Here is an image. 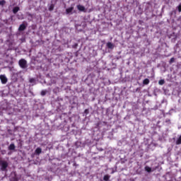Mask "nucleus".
Returning a JSON list of instances; mask_svg holds the SVG:
<instances>
[{"label":"nucleus","instance_id":"f257e3e1","mask_svg":"<svg viewBox=\"0 0 181 181\" xmlns=\"http://www.w3.org/2000/svg\"><path fill=\"white\" fill-rule=\"evenodd\" d=\"M18 64L21 69H26L28 67V62L25 59H20Z\"/></svg>","mask_w":181,"mask_h":181},{"label":"nucleus","instance_id":"f03ea898","mask_svg":"<svg viewBox=\"0 0 181 181\" xmlns=\"http://www.w3.org/2000/svg\"><path fill=\"white\" fill-rule=\"evenodd\" d=\"M0 165H1L0 168L1 170H2V172H5L8 166V162L6 160H0Z\"/></svg>","mask_w":181,"mask_h":181},{"label":"nucleus","instance_id":"7ed1b4c3","mask_svg":"<svg viewBox=\"0 0 181 181\" xmlns=\"http://www.w3.org/2000/svg\"><path fill=\"white\" fill-rule=\"evenodd\" d=\"M0 80L2 84H6L8 83V78L5 75H0Z\"/></svg>","mask_w":181,"mask_h":181},{"label":"nucleus","instance_id":"20e7f679","mask_svg":"<svg viewBox=\"0 0 181 181\" xmlns=\"http://www.w3.org/2000/svg\"><path fill=\"white\" fill-rule=\"evenodd\" d=\"M27 25H25V23H22L21 25H20L19 28H18V30L19 32H23V30H25V29H26Z\"/></svg>","mask_w":181,"mask_h":181},{"label":"nucleus","instance_id":"39448f33","mask_svg":"<svg viewBox=\"0 0 181 181\" xmlns=\"http://www.w3.org/2000/svg\"><path fill=\"white\" fill-rule=\"evenodd\" d=\"M77 9H78L81 12H86V7H84V6L78 4L77 6Z\"/></svg>","mask_w":181,"mask_h":181},{"label":"nucleus","instance_id":"423d86ee","mask_svg":"<svg viewBox=\"0 0 181 181\" xmlns=\"http://www.w3.org/2000/svg\"><path fill=\"white\" fill-rule=\"evenodd\" d=\"M74 9V7H70L66 9V13L69 15V13H71L73 12V10Z\"/></svg>","mask_w":181,"mask_h":181},{"label":"nucleus","instance_id":"0eeeda50","mask_svg":"<svg viewBox=\"0 0 181 181\" xmlns=\"http://www.w3.org/2000/svg\"><path fill=\"white\" fill-rule=\"evenodd\" d=\"M20 9H21V8H19V6H16V7H14V8H13V13H14V14L18 13V12H19Z\"/></svg>","mask_w":181,"mask_h":181},{"label":"nucleus","instance_id":"6e6552de","mask_svg":"<svg viewBox=\"0 0 181 181\" xmlns=\"http://www.w3.org/2000/svg\"><path fill=\"white\" fill-rule=\"evenodd\" d=\"M35 155H40V153H42V148L40 147H37L35 149Z\"/></svg>","mask_w":181,"mask_h":181},{"label":"nucleus","instance_id":"1a4fd4ad","mask_svg":"<svg viewBox=\"0 0 181 181\" xmlns=\"http://www.w3.org/2000/svg\"><path fill=\"white\" fill-rule=\"evenodd\" d=\"M15 144H11L8 146V151H15Z\"/></svg>","mask_w":181,"mask_h":181},{"label":"nucleus","instance_id":"9d476101","mask_svg":"<svg viewBox=\"0 0 181 181\" xmlns=\"http://www.w3.org/2000/svg\"><path fill=\"white\" fill-rule=\"evenodd\" d=\"M107 47L108 49H114V44L112 42H107Z\"/></svg>","mask_w":181,"mask_h":181},{"label":"nucleus","instance_id":"9b49d317","mask_svg":"<svg viewBox=\"0 0 181 181\" xmlns=\"http://www.w3.org/2000/svg\"><path fill=\"white\" fill-rule=\"evenodd\" d=\"M60 91V88L59 87H55L54 89H53V93L54 94H57V93H59Z\"/></svg>","mask_w":181,"mask_h":181},{"label":"nucleus","instance_id":"f8f14e48","mask_svg":"<svg viewBox=\"0 0 181 181\" xmlns=\"http://www.w3.org/2000/svg\"><path fill=\"white\" fill-rule=\"evenodd\" d=\"M144 169L146 172H148V173H151V172H152V168L149 166H146Z\"/></svg>","mask_w":181,"mask_h":181},{"label":"nucleus","instance_id":"ddd939ff","mask_svg":"<svg viewBox=\"0 0 181 181\" xmlns=\"http://www.w3.org/2000/svg\"><path fill=\"white\" fill-rule=\"evenodd\" d=\"M148 83H149V80L148 78H145L143 81V84H144V86H148Z\"/></svg>","mask_w":181,"mask_h":181},{"label":"nucleus","instance_id":"4468645a","mask_svg":"<svg viewBox=\"0 0 181 181\" xmlns=\"http://www.w3.org/2000/svg\"><path fill=\"white\" fill-rule=\"evenodd\" d=\"M110 177H111L110 175H105L103 177V180H105V181H108V180H110Z\"/></svg>","mask_w":181,"mask_h":181},{"label":"nucleus","instance_id":"2eb2a0df","mask_svg":"<svg viewBox=\"0 0 181 181\" xmlns=\"http://www.w3.org/2000/svg\"><path fill=\"white\" fill-rule=\"evenodd\" d=\"M6 4V1L5 0H1L0 1V6H4Z\"/></svg>","mask_w":181,"mask_h":181},{"label":"nucleus","instance_id":"dca6fc26","mask_svg":"<svg viewBox=\"0 0 181 181\" xmlns=\"http://www.w3.org/2000/svg\"><path fill=\"white\" fill-rule=\"evenodd\" d=\"M54 9V4H52L49 7V11H52Z\"/></svg>","mask_w":181,"mask_h":181},{"label":"nucleus","instance_id":"f3484780","mask_svg":"<svg viewBox=\"0 0 181 181\" xmlns=\"http://www.w3.org/2000/svg\"><path fill=\"white\" fill-rule=\"evenodd\" d=\"M158 84H160V86H163V84H165V80L160 79V80L158 81Z\"/></svg>","mask_w":181,"mask_h":181},{"label":"nucleus","instance_id":"a211bd4d","mask_svg":"<svg viewBox=\"0 0 181 181\" xmlns=\"http://www.w3.org/2000/svg\"><path fill=\"white\" fill-rule=\"evenodd\" d=\"M46 93H47V90H42L40 94L42 97H45V95H46Z\"/></svg>","mask_w":181,"mask_h":181},{"label":"nucleus","instance_id":"6ab92c4d","mask_svg":"<svg viewBox=\"0 0 181 181\" xmlns=\"http://www.w3.org/2000/svg\"><path fill=\"white\" fill-rule=\"evenodd\" d=\"M169 63H170V64H172V63H175V58H174V57H172V58L170 59Z\"/></svg>","mask_w":181,"mask_h":181},{"label":"nucleus","instance_id":"aec40b11","mask_svg":"<svg viewBox=\"0 0 181 181\" xmlns=\"http://www.w3.org/2000/svg\"><path fill=\"white\" fill-rule=\"evenodd\" d=\"M88 112H89L88 109H86L84 110V114H86V115H88Z\"/></svg>","mask_w":181,"mask_h":181},{"label":"nucleus","instance_id":"412c9836","mask_svg":"<svg viewBox=\"0 0 181 181\" xmlns=\"http://www.w3.org/2000/svg\"><path fill=\"white\" fill-rule=\"evenodd\" d=\"M29 81H30V83H35V78H30Z\"/></svg>","mask_w":181,"mask_h":181},{"label":"nucleus","instance_id":"4be33fe9","mask_svg":"<svg viewBox=\"0 0 181 181\" xmlns=\"http://www.w3.org/2000/svg\"><path fill=\"white\" fill-rule=\"evenodd\" d=\"M178 12H181V4L177 6Z\"/></svg>","mask_w":181,"mask_h":181},{"label":"nucleus","instance_id":"5701e85b","mask_svg":"<svg viewBox=\"0 0 181 181\" xmlns=\"http://www.w3.org/2000/svg\"><path fill=\"white\" fill-rule=\"evenodd\" d=\"M165 122H166V124H170V119H166Z\"/></svg>","mask_w":181,"mask_h":181}]
</instances>
